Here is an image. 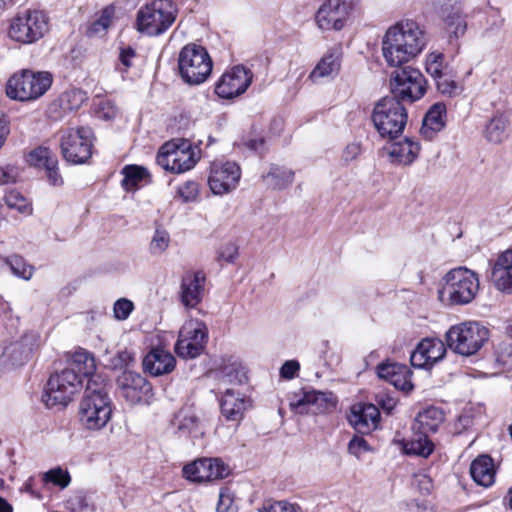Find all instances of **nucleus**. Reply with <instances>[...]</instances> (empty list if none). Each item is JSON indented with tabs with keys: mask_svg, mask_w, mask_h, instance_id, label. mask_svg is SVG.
I'll return each mask as SVG.
<instances>
[{
	"mask_svg": "<svg viewBox=\"0 0 512 512\" xmlns=\"http://www.w3.org/2000/svg\"><path fill=\"white\" fill-rule=\"evenodd\" d=\"M425 45V35L418 23L407 20L387 30L382 52L388 65L400 67L421 53Z\"/></svg>",
	"mask_w": 512,
	"mask_h": 512,
	"instance_id": "nucleus-1",
	"label": "nucleus"
},
{
	"mask_svg": "<svg viewBox=\"0 0 512 512\" xmlns=\"http://www.w3.org/2000/svg\"><path fill=\"white\" fill-rule=\"evenodd\" d=\"M112 414V401L104 380H87L84 396L79 405L82 426L88 430H100L106 426Z\"/></svg>",
	"mask_w": 512,
	"mask_h": 512,
	"instance_id": "nucleus-2",
	"label": "nucleus"
},
{
	"mask_svg": "<svg viewBox=\"0 0 512 512\" xmlns=\"http://www.w3.org/2000/svg\"><path fill=\"white\" fill-rule=\"evenodd\" d=\"M371 119L379 135L392 140L402 134L407 124L408 113L398 98L386 96L375 104Z\"/></svg>",
	"mask_w": 512,
	"mask_h": 512,
	"instance_id": "nucleus-3",
	"label": "nucleus"
},
{
	"mask_svg": "<svg viewBox=\"0 0 512 512\" xmlns=\"http://www.w3.org/2000/svg\"><path fill=\"white\" fill-rule=\"evenodd\" d=\"M443 280L439 298L447 299L452 305H465L472 302L480 287L477 273L466 267L450 270Z\"/></svg>",
	"mask_w": 512,
	"mask_h": 512,
	"instance_id": "nucleus-4",
	"label": "nucleus"
},
{
	"mask_svg": "<svg viewBox=\"0 0 512 512\" xmlns=\"http://www.w3.org/2000/svg\"><path fill=\"white\" fill-rule=\"evenodd\" d=\"M178 9L172 0H153L137 13V30L151 36L164 33L176 20Z\"/></svg>",
	"mask_w": 512,
	"mask_h": 512,
	"instance_id": "nucleus-5",
	"label": "nucleus"
},
{
	"mask_svg": "<svg viewBox=\"0 0 512 512\" xmlns=\"http://www.w3.org/2000/svg\"><path fill=\"white\" fill-rule=\"evenodd\" d=\"M489 339V330L479 322L467 321L452 326L446 332L448 347L462 356L476 354Z\"/></svg>",
	"mask_w": 512,
	"mask_h": 512,
	"instance_id": "nucleus-6",
	"label": "nucleus"
},
{
	"mask_svg": "<svg viewBox=\"0 0 512 512\" xmlns=\"http://www.w3.org/2000/svg\"><path fill=\"white\" fill-rule=\"evenodd\" d=\"M212 67V59L205 47L190 43L181 49L178 68L184 82L190 85L205 82L212 72Z\"/></svg>",
	"mask_w": 512,
	"mask_h": 512,
	"instance_id": "nucleus-7",
	"label": "nucleus"
},
{
	"mask_svg": "<svg viewBox=\"0 0 512 512\" xmlns=\"http://www.w3.org/2000/svg\"><path fill=\"white\" fill-rule=\"evenodd\" d=\"M49 30L47 15L39 10L17 13L10 21L8 36L21 44H32L44 37Z\"/></svg>",
	"mask_w": 512,
	"mask_h": 512,
	"instance_id": "nucleus-8",
	"label": "nucleus"
},
{
	"mask_svg": "<svg viewBox=\"0 0 512 512\" xmlns=\"http://www.w3.org/2000/svg\"><path fill=\"white\" fill-rule=\"evenodd\" d=\"M51 84L52 75L49 72L24 70L8 80L6 94L14 100L30 101L41 97Z\"/></svg>",
	"mask_w": 512,
	"mask_h": 512,
	"instance_id": "nucleus-9",
	"label": "nucleus"
},
{
	"mask_svg": "<svg viewBox=\"0 0 512 512\" xmlns=\"http://www.w3.org/2000/svg\"><path fill=\"white\" fill-rule=\"evenodd\" d=\"M83 381L75 369H63L50 376L42 400L47 407L66 406L81 389Z\"/></svg>",
	"mask_w": 512,
	"mask_h": 512,
	"instance_id": "nucleus-10",
	"label": "nucleus"
},
{
	"mask_svg": "<svg viewBox=\"0 0 512 512\" xmlns=\"http://www.w3.org/2000/svg\"><path fill=\"white\" fill-rule=\"evenodd\" d=\"M60 148L63 158L72 164H83L90 159L93 146V131L81 126L60 132Z\"/></svg>",
	"mask_w": 512,
	"mask_h": 512,
	"instance_id": "nucleus-11",
	"label": "nucleus"
},
{
	"mask_svg": "<svg viewBox=\"0 0 512 512\" xmlns=\"http://www.w3.org/2000/svg\"><path fill=\"white\" fill-rule=\"evenodd\" d=\"M156 162L163 169L180 174L192 169L197 162V158L190 142L187 140H173L160 147Z\"/></svg>",
	"mask_w": 512,
	"mask_h": 512,
	"instance_id": "nucleus-12",
	"label": "nucleus"
},
{
	"mask_svg": "<svg viewBox=\"0 0 512 512\" xmlns=\"http://www.w3.org/2000/svg\"><path fill=\"white\" fill-rule=\"evenodd\" d=\"M392 97L398 98L402 103L414 101L423 97L426 92V80L423 74L410 66L395 70L390 80Z\"/></svg>",
	"mask_w": 512,
	"mask_h": 512,
	"instance_id": "nucleus-13",
	"label": "nucleus"
},
{
	"mask_svg": "<svg viewBox=\"0 0 512 512\" xmlns=\"http://www.w3.org/2000/svg\"><path fill=\"white\" fill-rule=\"evenodd\" d=\"M208 339V328L199 320L187 321L179 331L175 344L176 354L184 359H192L201 355Z\"/></svg>",
	"mask_w": 512,
	"mask_h": 512,
	"instance_id": "nucleus-14",
	"label": "nucleus"
},
{
	"mask_svg": "<svg viewBox=\"0 0 512 512\" xmlns=\"http://www.w3.org/2000/svg\"><path fill=\"white\" fill-rule=\"evenodd\" d=\"M120 394L130 404H149L153 398L152 385L139 373L125 370L117 378Z\"/></svg>",
	"mask_w": 512,
	"mask_h": 512,
	"instance_id": "nucleus-15",
	"label": "nucleus"
},
{
	"mask_svg": "<svg viewBox=\"0 0 512 512\" xmlns=\"http://www.w3.org/2000/svg\"><path fill=\"white\" fill-rule=\"evenodd\" d=\"M253 80V72L244 65H235L226 71L215 85V93L223 99H233L246 92Z\"/></svg>",
	"mask_w": 512,
	"mask_h": 512,
	"instance_id": "nucleus-16",
	"label": "nucleus"
},
{
	"mask_svg": "<svg viewBox=\"0 0 512 512\" xmlns=\"http://www.w3.org/2000/svg\"><path fill=\"white\" fill-rule=\"evenodd\" d=\"M183 476L192 482H204L223 479L230 473L227 466L219 458H199L183 467Z\"/></svg>",
	"mask_w": 512,
	"mask_h": 512,
	"instance_id": "nucleus-17",
	"label": "nucleus"
},
{
	"mask_svg": "<svg viewBox=\"0 0 512 512\" xmlns=\"http://www.w3.org/2000/svg\"><path fill=\"white\" fill-rule=\"evenodd\" d=\"M241 177L240 167L235 162H215L211 165L208 184L216 195L234 190Z\"/></svg>",
	"mask_w": 512,
	"mask_h": 512,
	"instance_id": "nucleus-18",
	"label": "nucleus"
},
{
	"mask_svg": "<svg viewBox=\"0 0 512 512\" xmlns=\"http://www.w3.org/2000/svg\"><path fill=\"white\" fill-rule=\"evenodd\" d=\"M352 10V4L346 0H327L316 13V22L322 30L336 31L344 27L345 21Z\"/></svg>",
	"mask_w": 512,
	"mask_h": 512,
	"instance_id": "nucleus-19",
	"label": "nucleus"
},
{
	"mask_svg": "<svg viewBox=\"0 0 512 512\" xmlns=\"http://www.w3.org/2000/svg\"><path fill=\"white\" fill-rule=\"evenodd\" d=\"M206 276L202 271L186 273L181 280L180 301L188 309L202 302L205 292Z\"/></svg>",
	"mask_w": 512,
	"mask_h": 512,
	"instance_id": "nucleus-20",
	"label": "nucleus"
},
{
	"mask_svg": "<svg viewBox=\"0 0 512 512\" xmlns=\"http://www.w3.org/2000/svg\"><path fill=\"white\" fill-rule=\"evenodd\" d=\"M177 432L195 440L202 439L205 435V428L194 406L182 407L174 416L172 421Z\"/></svg>",
	"mask_w": 512,
	"mask_h": 512,
	"instance_id": "nucleus-21",
	"label": "nucleus"
},
{
	"mask_svg": "<svg viewBox=\"0 0 512 512\" xmlns=\"http://www.w3.org/2000/svg\"><path fill=\"white\" fill-rule=\"evenodd\" d=\"M28 162L36 168L45 170L50 185H63V178L58 167V158L49 148L38 147L32 150L28 155Z\"/></svg>",
	"mask_w": 512,
	"mask_h": 512,
	"instance_id": "nucleus-22",
	"label": "nucleus"
},
{
	"mask_svg": "<svg viewBox=\"0 0 512 512\" xmlns=\"http://www.w3.org/2000/svg\"><path fill=\"white\" fill-rule=\"evenodd\" d=\"M28 162L36 168L45 170L50 185H63V178L58 167V158L49 148L38 147L32 150L28 155Z\"/></svg>",
	"mask_w": 512,
	"mask_h": 512,
	"instance_id": "nucleus-23",
	"label": "nucleus"
},
{
	"mask_svg": "<svg viewBox=\"0 0 512 512\" xmlns=\"http://www.w3.org/2000/svg\"><path fill=\"white\" fill-rule=\"evenodd\" d=\"M380 413L376 405L356 404L351 408L349 423L360 434H369L376 429Z\"/></svg>",
	"mask_w": 512,
	"mask_h": 512,
	"instance_id": "nucleus-24",
	"label": "nucleus"
},
{
	"mask_svg": "<svg viewBox=\"0 0 512 512\" xmlns=\"http://www.w3.org/2000/svg\"><path fill=\"white\" fill-rule=\"evenodd\" d=\"M491 280L499 291L512 293V249L501 253L493 262Z\"/></svg>",
	"mask_w": 512,
	"mask_h": 512,
	"instance_id": "nucleus-25",
	"label": "nucleus"
},
{
	"mask_svg": "<svg viewBox=\"0 0 512 512\" xmlns=\"http://www.w3.org/2000/svg\"><path fill=\"white\" fill-rule=\"evenodd\" d=\"M176 359L162 348L152 349L143 359L144 371L152 376L169 374L175 368Z\"/></svg>",
	"mask_w": 512,
	"mask_h": 512,
	"instance_id": "nucleus-26",
	"label": "nucleus"
},
{
	"mask_svg": "<svg viewBox=\"0 0 512 512\" xmlns=\"http://www.w3.org/2000/svg\"><path fill=\"white\" fill-rule=\"evenodd\" d=\"M446 115V105L442 102L434 103L423 118L420 129L421 135L428 140L433 139L445 127Z\"/></svg>",
	"mask_w": 512,
	"mask_h": 512,
	"instance_id": "nucleus-27",
	"label": "nucleus"
},
{
	"mask_svg": "<svg viewBox=\"0 0 512 512\" xmlns=\"http://www.w3.org/2000/svg\"><path fill=\"white\" fill-rule=\"evenodd\" d=\"M440 17L450 37L459 38L466 32V17L456 4H445L440 9Z\"/></svg>",
	"mask_w": 512,
	"mask_h": 512,
	"instance_id": "nucleus-28",
	"label": "nucleus"
},
{
	"mask_svg": "<svg viewBox=\"0 0 512 512\" xmlns=\"http://www.w3.org/2000/svg\"><path fill=\"white\" fill-rule=\"evenodd\" d=\"M222 416L228 421H240L246 409V400L238 392L227 389L220 400Z\"/></svg>",
	"mask_w": 512,
	"mask_h": 512,
	"instance_id": "nucleus-29",
	"label": "nucleus"
},
{
	"mask_svg": "<svg viewBox=\"0 0 512 512\" xmlns=\"http://www.w3.org/2000/svg\"><path fill=\"white\" fill-rule=\"evenodd\" d=\"M470 475L479 485L489 487L494 483L495 468L493 459L487 454L475 458L470 465Z\"/></svg>",
	"mask_w": 512,
	"mask_h": 512,
	"instance_id": "nucleus-30",
	"label": "nucleus"
},
{
	"mask_svg": "<svg viewBox=\"0 0 512 512\" xmlns=\"http://www.w3.org/2000/svg\"><path fill=\"white\" fill-rule=\"evenodd\" d=\"M444 419L445 414L441 408L430 406L417 414L413 429L420 434L435 433Z\"/></svg>",
	"mask_w": 512,
	"mask_h": 512,
	"instance_id": "nucleus-31",
	"label": "nucleus"
},
{
	"mask_svg": "<svg viewBox=\"0 0 512 512\" xmlns=\"http://www.w3.org/2000/svg\"><path fill=\"white\" fill-rule=\"evenodd\" d=\"M67 369H75V372L83 378L96 379L97 381L103 380L100 375L95 374L96 363L94 356L84 349L76 351L69 362Z\"/></svg>",
	"mask_w": 512,
	"mask_h": 512,
	"instance_id": "nucleus-32",
	"label": "nucleus"
},
{
	"mask_svg": "<svg viewBox=\"0 0 512 512\" xmlns=\"http://www.w3.org/2000/svg\"><path fill=\"white\" fill-rule=\"evenodd\" d=\"M265 185L273 190H284L294 180V172L290 169L272 165L267 174L262 175Z\"/></svg>",
	"mask_w": 512,
	"mask_h": 512,
	"instance_id": "nucleus-33",
	"label": "nucleus"
},
{
	"mask_svg": "<svg viewBox=\"0 0 512 512\" xmlns=\"http://www.w3.org/2000/svg\"><path fill=\"white\" fill-rule=\"evenodd\" d=\"M124 178L122 186L125 190L131 191L151 182V175L149 171L138 165H126L122 169Z\"/></svg>",
	"mask_w": 512,
	"mask_h": 512,
	"instance_id": "nucleus-34",
	"label": "nucleus"
},
{
	"mask_svg": "<svg viewBox=\"0 0 512 512\" xmlns=\"http://www.w3.org/2000/svg\"><path fill=\"white\" fill-rule=\"evenodd\" d=\"M419 150L420 146L417 142L405 138L403 142L394 143L391 146L389 155L396 162L409 165L416 159Z\"/></svg>",
	"mask_w": 512,
	"mask_h": 512,
	"instance_id": "nucleus-35",
	"label": "nucleus"
},
{
	"mask_svg": "<svg viewBox=\"0 0 512 512\" xmlns=\"http://www.w3.org/2000/svg\"><path fill=\"white\" fill-rule=\"evenodd\" d=\"M340 69V58L336 53H328L320 60L317 66L310 74V78L315 81L318 78L337 74Z\"/></svg>",
	"mask_w": 512,
	"mask_h": 512,
	"instance_id": "nucleus-36",
	"label": "nucleus"
},
{
	"mask_svg": "<svg viewBox=\"0 0 512 512\" xmlns=\"http://www.w3.org/2000/svg\"><path fill=\"white\" fill-rule=\"evenodd\" d=\"M88 99L87 93L80 88H71L64 91L58 101L60 108L64 111L79 109Z\"/></svg>",
	"mask_w": 512,
	"mask_h": 512,
	"instance_id": "nucleus-37",
	"label": "nucleus"
},
{
	"mask_svg": "<svg viewBox=\"0 0 512 512\" xmlns=\"http://www.w3.org/2000/svg\"><path fill=\"white\" fill-rule=\"evenodd\" d=\"M485 137L489 142L501 143L507 137V119L503 115L494 116L486 125Z\"/></svg>",
	"mask_w": 512,
	"mask_h": 512,
	"instance_id": "nucleus-38",
	"label": "nucleus"
},
{
	"mask_svg": "<svg viewBox=\"0 0 512 512\" xmlns=\"http://www.w3.org/2000/svg\"><path fill=\"white\" fill-rule=\"evenodd\" d=\"M419 346L426 360H429L432 365L441 360L446 353V347L440 339L425 338L419 343Z\"/></svg>",
	"mask_w": 512,
	"mask_h": 512,
	"instance_id": "nucleus-39",
	"label": "nucleus"
},
{
	"mask_svg": "<svg viewBox=\"0 0 512 512\" xmlns=\"http://www.w3.org/2000/svg\"><path fill=\"white\" fill-rule=\"evenodd\" d=\"M407 454H413L427 458L434 450L433 443L428 439V434H418L405 444Z\"/></svg>",
	"mask_w": 512,
	"mask_h": 512,
	"instance_id": "nucleus-40",
	"label": "nucleus"
},
{
	"mask_svg": "<svg viewBox=\"0 0 512 512\" xmlns=\"http://www.w3.org/2000/svg\"><path fill=\"white\" fill-rule=\"evenodd\" d=\"M495 364L503 371L512 370V343L501 341L494 347Z\"/></svg>",
	"mask_w": 512,
	"mask_h": 512,
	"instance_id": "nucleus-41",
	"label": "nucleus"
},
{
	"mask_svg": "<svg viewBox=\"0 0 512 512\" xmlns=\"http://www.w3.org/2000/svg\"><path fill=\"white\" fill-rule=\"evenodd\" d=\"M113 14L114 9L112 7L104 8L100 17L88 26L86 34L91 37L105 33L111 24Z\"/></svg>",
	"mask_w": 512,
	"mask_h": 512,
	"instance_id": "nucleus-42",
	"label": "nucleus"
},
{
	"mask_svg": "<svg viewBox=\"0 0 512 512\" xmlns=\"http://www.w3.org/2000/svg\"><path fill=\"white\" fill-rule=\"evenodd\" d=\"M6 264L15 276L25 280H29L32 277L33 267L28 265L23 257L19 255L10 256L6 259Z\"/></svg>",
	"mask_w": 512,
	"mask_h": 512,
	"instance_id": "nucleus-43",
	"label": "nucleus"
},
{
	"mask_svg": "<svg viewBox=\"0 0 512 512\" xmlns=\"http://www.w3.org/2000/svg\"><path fill=\"white\" fill-rule=\"evenodd\" d=\"M437 90L445 96L453 97L461 93L462 87L449 72H445L435 80Z\"/></svg>",
	"mask_w": 512,
	"mask_h": 512,
	"instance_id": "nucleus-44",
	"label": "nucleus"
},
{
	"mask_svg": "<svg viewBox=\"0 0 512 512\" xmlns=\"http://www.w3.org/2000/svg\"><path fill=\"white\" fill-rule=\"evenodd\" d=\"M444 55L441 52H431L427 56L426 71L434 79L439 78L447 71V66H444Z\"/></svg>",
	"mask_w": 512,
	"mask_h": 512,
	"instance_id": "nucleus-45",
	"label": "nucleus"
},
{
	"mask_svg": "<svg viewBox=\"0 0 512 512\" xmlns=\"http://www.w3.org/2000/svg\"><path fill=\"white\" fill-rule=\"evenodd\" d=\"M6 205L10 209H15L22 214H31L32 207L30 202L19 192L12 190L6 193L4 197Z\"/></svg>",
	"mask_w": 512,
	"mask_h": 512,
	"instance_id": "nucleus-46",
	"label": "nucleus"
},
{
	"mask_svg": "<svg viewBox=\"0 0 512 512\" xmlns=\"http://www.w3.org/2000/svg\"><path fill=\"white\" fill-rule=\"evenodd\" d=\"M411 377L412 371L410 368L405 364H400L397 374H395L390 383L398 390L410 392L414 387Z\"/></svg>",
	"mask_w": 512,
	"mask_h": 512,
	"instance_id": "nucleus-47",
	"label": "nucleus"
},
{
	"mask_svg": "<svg viewBox=\"0 0 512 512\" xmlns=\"http://www.w3.org/2000/svg\"><path fill=\"white\" fill-rule=\"evenodd\" d=\"M170 235L164 229H156L149 245V251L152 255H160L168 248Z\"/></svg>",
	"mask_w": 512,
	"mask_h": 512,
	"instance_id": "nucleus-48",
	"label": "nucleus"
},
{
	"mask_svg": "<svg viewBox=\"0 0 512 512\" xmlns=\"http://www.w3.org/2000/svg\"><path fill=\"white\" fill-rule=\"evenodd\" d=\"M177 195L184 203L195 202L199 196V184L193 180L186 181L178 187Z\"/></svg>",
	"mask_w": 512,
	"mask_h": 512,
	"instance_id": "nucleus-49",
	"label": "nucleus"
},
{
	"mask_svg": "<svg viewBox=\"0 0 512 512\" xmlns=\"http://www.w3.org/2000/svg\"><path fill=\"white\" fill-rule=\"evenodd\" d=\"M224 377L229 383L243 384L247 381L245 369L240 364H230L223 368Z\"/></svg>",
	"mask_w": 512,
	"mask_h": 512,
	"instance_id": "nucleus-50",
	"label": "nucleus"
},
{
	"mask_svg": "<svg viewBox=\"0 0 512 512\" xmlns=\"http://www.w3.org/2000/svg\"><path fill=\"white\" fill-rule=\"evenodd\" d=\"M45 482H51L61 488H65L69 485L71 478L69 473L62 468H54L46 472L43 476Z\"/></svg>",
	"mask_w": 512,
	"mask_h": 512,
	"instance_id": "nucleus-51",
	"label": "nucleus"
},
{
	"mask_svg": "<svg viewBox=\"0 0 512 512\" xmlns=\"http://www.w3.org/2000/svg\"><path fill=\"white\" fill-rule=\"evenodd\" d=\"M259 512H301V508L287 501H275L264 503Z\"/></svg>",
	"mask_w": 512,
	"mask_h": 512,
	"instance_id": "nucleus-52",
	"label": "nucleus"
},
{
	"mask_svg": "<svg viewBox=\"0 0 512 512\" xmlns=\"http://www.w3.org/2000/svg\"><path fill=\"white\" fill-rule=\"evenodd\" d=\"M325 399V394L322 392H305L300 399H298L295 403H292L291 405L302 413L304 412V408L306 406L310 404H316L319 401H324Z\"/></svg>",
	"mask_w": 512,
	"mask_h": 512,
	"instance_id": "nucleus-53",
	"label": "nucleus"
},
{
	"mask_svg": "<svg viewBox=\"0 0 512 512\" xmlns=\"http://www.w3.org/2000/svg\"><path fill=\"white\" fill-rule=\"evenodd\" d=\"M134 308L133 302L120 298L114 303L113 312L114 317L118 320H126Z\"/></svg>",
	"mask_w": 512,
	"mask_h": 512,
	"instance_id": "nucleus-54",
	"label": "nucleus"
},
{
	"mask_svg": "<svg viewBox=\"0 0 512 512\" xmlns=\"http://www.w3.org/2000/svg\"><path fill=\"white\" fill-rule=\"evenodd\" d=\"M400 363L383 362L377 366V374L380 378L388 381L389 383L394 378L399 370Z\"/></svg>",
	"mask_w": 512,
	"mask_h": 512,
	"instance_id": "nucleus-55",
	"label": "nucleus"
},
{
	"mask_svg": "<svg viewBox=\"0 0 512 512\" xmlns=\"http://www.w3.org/2000/svg\"><path fill=\"white\" fill-rule=\"evenodd\" d=\"M218 257L228 263H233L238 256V246L233 242L223 244L218 252Z\"/></svg>",
	"mask_w": 512,
	"mask_h": 512,
	"instance_id": "nucleus-56",
	"label": "nucleus"
},
{
	"mask_svg": "<svg viewBox=\"0 0 512 512\" xmlns=\"http://www.w3.org/2000/svg\"><path fill=\"white\" fill-rule=\"evenodd\" d=\"M233 504V495L228 488H222L219 492L217 512H229Z\"/></svg>",
	"mask_w": 512,
	"mask_h": 512,
	"instance_id": "nucleus-57",
	"label": "nucleus"
},
{
	"mask_svg": "<svg viewBox=\"0 0 512 512\" xmlns=\"http://www.w3.org/2000/svg\"><path fill=\"white\" fill-rule=\"evenodd\" d=\"M370 450L367 441L363 437L354 436L348 444L350 454L359 457L362 452Z\"/></svg>",
	"mask_w": 512,
	"mask_h": 512,
	"instance_id": "nucleus-58",
	"label": "nucleus"
},
{
	"mask_svg": "<svg viewBox=\"0 0 512 512\" xmlns=\"http://www.w3.org/2000/svg\"><path fill=\"white\" fill-rule=\"evenodd\" d=\"M136 57V51L130 47H121L119 52V61L124 66V72L133 66V59Z\"/></svg>",
	"mask_w": 512,
	"mask_h": 512,
	"instance_id": "nucleus-59",
	"label": "nucleus"
},
{
	"mask_svg": "<svg viewBox=\"0 0 512 512\" xmlns=\"http://www.w3.org/2000/svg\"><path fill=\"white\" fill-rule=\"evenodd\" d=\"M411 365L417 368H430L433 366L429 360H426L424 353L420 350L419 344L417 345L415 351L411 354L410 357Z\"/></svg>",
	"mask_w": 512,
	"mask_h": 512,
	"instance_id": "nucleus-60",
	"label": "nucleus"
},
{
	"mask_svg": "<svg viewBox=\"0 0 512 512\" xmlns=\"http://www.w3.org/2000/svg\"><path fill=\"white\" fill-rule=\"evenodd\" d=\"M299 369L300 365L296 360H289L282 365L280 375L284 379H293Z\"/></svg>",
	"mask_w": 512,
	"mask_h": 512,
	"instance_id": "nucleus-61",
	"label": "nucleus"
},
{
	"mask_svg": "<svg viewBox=\"0 0 512 512\" xmlns=\"http://www.w3.org/2000/svg\"><path fill=\"white\" fill-rule=\"evenodd\" d=\"M18 176L17 170L12 166H7L5 168H1L0 170V183L8 184L14 183Z\"/></svg>",
	"mask_w": 512,
	"mask_h": 512,
	"instance_id": "nucleus-62",
	"label": "nucleus"
},
{
	"mask_svg": "<svg viewBox=\"0 0 512 512\" xmlns=\"http://www.w3.org/2000/svg\"><path fill=\"white\" fill-rule=\"evenodd\" d=\"M361 153V146L358 143H351L343 151L342 158L345 162H350L357 158Z\"/></svg>",
	"mask_w": 512,
	"mask_h": 512,
	"instance_id": "nucleus-63",
	"label": "nucleus"
},
{
	"mask_svg": "<svg viewBox=\"0 0 512 512\" xmlns=\"http://www.w3.org/2000/svg\"><path fill=\"white\" fill-rule=\"evenodd\" d=\"M377 404L382 408L383 411L390 414L396 406V400L393 397L387 395H378Z\"/></svg>",
	"mask_w": 512,
	"mask_h": 512,
	"instance_id": "nucleus-64",
	"label": "nucleus"
}]
</instances>
